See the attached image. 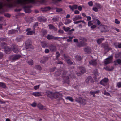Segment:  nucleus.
<instances>
[{
    "label": "nucleus",
    "instance_id": "a878e982",
    "mask_svg": "<svg viewBox=\"0 0 121 121\" xmlns=\"http://www.w3.org/2000/svg\"><path fill=\"white\" fill-rule=\"evenodd\" d=\"M104 39L103 38H99L97 40V42L98 44H100L102 42V41L104 40Z\"/></svg>",
    "mask_w": 121,
    "mask_h": 121
},
{
    "label": "nucleus",
    "instance_id": "de8ad7c7",
    "mask_svg": "<svg viewBox=\"0 0 121 121\" xmlns=\"http://www.w3.org/2000/svg\"><path fill=\"white\" fill-rule=\"evenodd\" d=\"M36 104L35 102L33 103L32 104H31V105L33 107H35L36 106Z\"/></svg>",
    "mask_w": 121,
    "mask_h": 121
},
{
    "label": "nucleus",
    "instance_id": "338daca9",
    "mask_svg": "<svg viewBox=\"0 0 121 121\" xmlns=\"http://www.w3.org/2000/svg\"><path fill=\"white\" fill-rule=\"evenodd\" d=\"M90 94H91V95H93L94 94H95L94 92H92V91H91L90 92Z\"/></svg>",
    "mask_w": 121,
    "mask_h": 121
},
{
    "label": "nucleus",
    "instance_id": "aec40b11",
    "mask_svg": "<svg viewBox=\"0 0 121 121\" xmlns=\"http://www.w3.org/2000/svg\"><path fill=\"white\" fill-rule=\"evenodd\" d=\"M69 7L70 9L73 11L74 10L76 9L77 8V5H76L72 6L70 5Z\"/></svg>",
    "mask_w": 121,
    "mask_h": 121
},
{
    "label": "nucleus",
    "instance_id": "dca6fc26",
    "mask_svg": "<svg viewBox=\"0 0 121 121\" xmlns=\"http://www.w3.org/2000/svg\"><path fill=\"white\" fill-rule=\"evenodd\" d=\"M25 48L28 51H30L34 48V47L32 44L25 46Z\"/></svg>",
    "mask_w": 121,
    "mask_h": 121
},
{
    "label": "nucleus",
    "instance_id": "c756f323",
    "mask_svg": "<svg viewBox=\"0 0 121 121\" xmlns=\"http://www.w3.org/2000/svg\"><path fill=\"white\" fill-rule=\"evenodd\" d=\"M0 87L5 88L6 87V86L4 83L0 82Z\"/></svg>",
    "mask_w": 121,
    "mask_h": 121
},
{
    "label": "nucleus",
    "instance_id": "3c124183",
    "mask_svg": "<svg viewBox=\"0 0 121 121\" xmlns=\"http://www.w3.org/2000/svg\"><path fill=\"white\" fill-rule=\"evenodd\" d=\"M92 26H91V28L92 29H94L96 27V26L95 25H93Z\"/></svg>",
    "mask_w": 121,
    "mask_h": 121
},
{
    "label": "nucleus",
    "instance_id": "864d4df0",
    "mask_svg": "<svg viewBox=\"0 0 121 121\" xmlns=\"http://www.w3.org/2000/svg\"><path fill=\"white\" fill-rule=\"evenodd\" d=\"M104 94L105 95L107 96H109L110 95V94L109 93L106 91L104 92Z\"/></svg>",
    "mask_w": 121,
    "mask_h": 121
},
{
    "label": "nucleus",
    "instance_id": "37998d69",
    "mask_svg": "<svg viewBox=\"0 0 121 121\" xmlns=\"http://www.w3.org/2000/svg\"><path fill=\"white\" fill-rule=\"evenodd\" d=\"M117 86L118 88L121 87V82H119L117 83Z\"/></svg>",
    "mask_w": 121,
    "mask_h": 121
},
{
    "label": "nucleus",
    "instance_id": "473e14b6",
    "mask_svg": "<svg viewBox=\"0 0 121 121\" xmlns=\"http://www.w3.org/2000/svg\"><path fill=\"white\" fill-rule=\"evenodd\" d=\"M96 6L98 9H100L102 7L101 4L99 3H97L96 4Z\"/></svg>",
    "mask_w": 121,
    "mask_h": 121
},
{
    "label": "nucleus",
    "instance_id": "20e7f679",
    "mask_svg": "<svg viewBox=\"0 0 121 121\" xmlns=\"http://www.w3.org/2000/svg\"><path fill=\"white\" fill-rule=\"evenodd\" d=\"M94 73L95 75L94 78L95 80H96L99 79L100 78L101 76L99 74L97 69H95L94 71Z\"/></svg>",
    "mask_w": 121,
    "mask_h": 121
},
{
    "label": "nucleus",
    "instance_id": "58836bf2",
    "mask_svg": "<svg viewBox=\"0 0 121 121\" xmlns=\"http://www.w3.org/2000/svg\"><path fill=\"white\" fill-rule=\"evenodd\" d=\"M67 63L69 64H73V63L71 62V60L70 59H68L67 60Z\"/></svg>",
    "mask_w": 121,
    "mask_h": 121
},
{
    "label": "nucleus",
    "instance_id": "393cba45",
    "mask_svg": "<svg viewBox=\"0 0 121 121\" xmlns=\"http://www.w3.org/2000/svg\"><path fill=\"white\" fill-rule=\"evenodd\" d=\"M35 68L37 70L40 71L42 69V68L39 65H36L35 66Z\"/></svg>",
    "mask_w": 121,
    "mask_h": 121
},
{
    "label": "nucleus",
    "instance_id": "69168bd1",
    "mask_svg": "<svg viewBox=\"0 0 121 121\" xmlns=\"http://www.w3.org/2000/svg\"><path fill=\"white\" fill-rule=\"evenodd\" d=\"M3 55L2 53L0 52V58H1L3 57Z\"/></svg>",
    "mask_w": 121,
    "mask_h": 121
},
{
    "label": "nucleus",
    "instance_id": "72a5a7b5",
    "mask_svg": "<svg viewBox=\"0 0 121 121\" xmlns=\"http://www.w3.org/2000/svg\"><path fill=\"white\" fill-rule=\"evenodd\" d=\"M77 100L80 103L83 102V99L81 97H79L77 99Z\"/></svg>",
    "mask_w": 121,
    "mask_h": 121
},
{
    "label": "nucleus",
    "instance_id": "a19ab883",
    "mask_svg": "<svg viewBox=\"0 0 121 121\" xmlns=\"http://www.w3.org/2000/svg\"><path fill=\"white\" fill-rule=\"evenodd\" d=\"M92 10L96 12H97L98 11V8L96 7H93Z\"/></svg>",
    "mask_w": 121,
    "mask_h": 121
},
{
    "label": "nucleus",
    "instance_id": "bb28decb",
    "mask_svg": "<svg viewBox=\"0 0 121 121\" xmlns=\"http://www.w3.org/2000/svg\"><path fill=\"white\" fill-rule=\"evenodd\" d=\"M65 99L67 100H69L71 102H73V101L74 100L72 98L70 97H67L65 98Z\"/></svg>",
    "mask_w": 121,
    "mask_h": 121
},
{
    "label": "nucleus",
    "instance_id": "09e8293b",
    "mask_svg": "<svg viewBox=\"0 0 121 121\" xmlns=\"http://www.w3.org/2000/svg\"><path fill=\"white\" fill-rule=\"evenodd\" d=\"M106 70L109 71H110L111 70V69L109 68L108 67H107L106 68H104Z\"/></svg>",
    "mask_w": 121,
    "mask_h": 121
},
{
    "label": "nucleus",
    "instance_id": "0e129e2a",
    "mask_svg": "<svg viewBox=\"0 0 121 121\" xmlns=\"http://www.w3.org/2000/svg\"><path fill=\"white\" fill-rule=\"evenodd\" d=\"M72 38H69L67 40V41L68 42H70L72 41Z\"/></svg>",
    "mask_w": 121,
    "mask_h": 121
},
{
    "label": "nucleus",
    "instance_id": "f03ea898",
    "mask_svg": "<svg viewBox=\"0 0 121 121\" xmlns=\"http://www.w3.org/2000/svg\"><path fill=\"white\" fill-rule=\"evenodd\" d=\"M34 0H17V3L21 4H25L29 2H33Z\"/></svg>",
    "mask_w": 121,
    "mask_h": 121
},
{
    "label": "nucleus",
    "instance_id": "2eb2a0df",
    "mask_svg": "<svg viewBox=\"0 0 121 121\" xmlns=\"http://www.w3.org/2000/svg\"><path fill=\"white\" fill-rule=\"evenodd\" d=\"M31 30L30 28H27L26 30V31L27 32V34L28 35H31L33 33H34V31Z\"/></svg>",
    "mask_w": 121,
    "mask_h": 121
},
{
    "label": "nucleus",
    "instance_id": "4be33fe9",
    "mask_svg": "<svg viewBox=\"0 0 121 121\" xmlns=\"http://www.w3.org/2000/svg\"><path fill=\"white\" fill-rule=\"evenodd\" d=\"M93 21L94 23H95L97 22L98 25H99L101 24L100 21L98 19L96 18L94 19Z\"/></svg>",
    "mask_w": 121,
    "mask_h": 121
},
{
    "label": "nucleus",
    "instance_id": "0eeeda50",
    "mask_svg": "<svg viewBox=\"0 0 121 121\" xmlns=\"http://www.w3.org/2000/svg\"><path fill=\"white\" fill-rule=\"evenodd\" d=\"M18 46L15 45H12V48L13 51L15 53H17L19 52Z\"/></svg>",
    "mask_w": 121,
    "mask_h": 121
},
{
    "label": "nucleus",
    "instance_id": "603ef678",
    "mask_svg": "<svg viewBox=\"0 0 121 121\" xmlns=\"http://www.w3.org/2000/svg\"><path fill=\"white\" fill-rule=\"evenodd\" d=\"M55 67H54L53 68L51 69H50V71L51 72H53L55 71Z\"/></svg>",
    "mask_w": 121,
    "mask_h": 121
},
{
    "label": "nucleus",
    "instance_id": "412c9836",
    "mask_svg": "<svg viewBox=\"0 0 121 121\" xmlns=\"http://www.w3.org/2000/svg\"><path fill=\"white\" fill-rule=\"evenodd\" d=\"M37 106L39 109L41 110H46V109L44 106L41 104H38Z\"/></svg>",
    "mask_w": 121,
    "mask_h": 121
},
{
    "label": "nucleus",
    "instance_id": "f704fd0d",
    "mask_svg": "<svg viewBox=\"0 0 121 121\" xmlns=\"http://www.w3.org/2000/svg\"><path fill=\"white\" fill-rule=\"evenodd\" d=\"M76 59L78 61H80L81 59V57L78 56H77L75 57Z\"/></svg>",
    "mask_w": 121,
    "mask_h": 121
},
{
    "label": "nucleus",
    "instance_id": "1a4fd4ad",
    "mask_svg": "<svg viewBox=\"0 0 121 121\" xmlns=\"http://www.w3.org/2000/svg\"><path fill=\"white\" fill-rule=\"evenodd\" d=\"M32 95L35 97H38L42 96L43 95L42 93L41 92H33Z\"/></svg>",
    "mask_w": 121,
    "mask_h": 121
},
{
    "label": "nucleus",
    "instance_id": "f8f14e48",
    "mask_svg": "<svg viewBox=\"0 0 121 121\" xmlns=\"http://www.w3.org/2000/svg\"><path fill=\"white\" fill-rule=\"evenodd\" d=\"M4 51L6 54H9L11 52V48L8 47H6L4 48Z\"/></svg>",
    "mask_w": 121,
    "mask_h": 121
},
{
    "label": "nucleus",
    "instance_id": "c9c22d12",
    "mask_svg": "<svg viewBox=\"0 0 121 121\" xmlns=\"http://www.w3.org/2000/svg\"><path fill=\"white\" fill-rule=\"evenodd\" d=\"M63 28L64 30L66 32L68 31L70 29V28L68 27L66 28L65 27H63Z\"/></svg>",
    "mask_w": 121,
    "mask_h": 121
},
{
    "label": "nucleus",
    "instance_id": "052dcab7",
    "mask_svg": "<svg viewBox=\"0 0 121 121\" xmlns=\"http://www.w3.org/2000/svg\"><path fill=\"white\" fill-rule=\"evenodd\" d=\"M16 40L17 42H19L21 41L20 38H16Z\"/></svg>",
    "mask_w": 121,
    "mask_h": 121
},
{
    "label": "nucleus",
    "instance_id": "f3484780",
    "mask_svg": "<svg viewBox=\"0 0 121 121\" xmlns=\"http://www.w3.org/2000/svg\"><path fill=\"white\" fill-rule=\"evenodd\" d=\"M84 50L86 54H89L91 52V50L89 47L85 48Z\"/></svg>",
    "mask_w": 121,
    "mask_h": 121
},
{
    "label": "nucleus",
    "instance_id": "e433bc0d",
    "mask_svg": "<svg viewBox=\"0 0 121 121\" xmlns=\"http://www.w3.org/2000/svg\"><path fill=\"white\" fill-rule=\"evenodd\" d=\"M27 62L30 65H33V60H32L27 61Z\"/></svg>",
    "mask_w": 121,
    "mask_h": 121
},
{
    "label": "nucleus",
    "instance_id": "4c0bfd02",
    "mask_svg": "<svg viewBox=\"0 0 121 121\" xmlns=\"http://www.w3.org/2000/svg\"><path fill=\"white\" fill-rule=\"evenodd\" d=\"M93 25L91 21H89L88 22V26H91Z\"/></svg>",
    "mask_w": 121,
    "mask_h": 121
},
{
    "label": "nucleus",
    "instance_id": "6e6552de",
    "mask_svg": "<svg viewBox=\"0 0 121 121\" xmlns=\"http://www.w3.org/2000/svg\"><path fill=\"white\" fill-rule=\"evenodd\" d=\"M85 82L87 83H88L89 82H90L92 83L94 82V81L91 76H89L86 79Z\"/></svg>",
    "mask_w": 121,
    "mask_h": 121
},
{
    "label": "nucleus",
    "instance_id": "423d86ee",
    "mask_svg": "<svg viewBox=\"0 0 121 121\" xmlns=\"http://www.w3.org/2000/svg\"><path fill=\"white\" fill-rule=\"evenodd\" d=\"M109 81V80L107 78H105L100 82V83L104 86L106 85V83Z\"/></svg>",
    "mask_w": 121,
    "mask_h": 121
},
{
    "label": "nucleus",
    "instance_id": "13d9d810",
    "mask_svg": "<svg viewBox=\"0 0 121 121\" xmlns=\"http://www.w3.org/2000/svg\"><path fill=\"white\" fill-rule=\"evenodd\" d=\"M83 22L82 21H77L76 22H74V23L75 24H77L78 23H80V22Z\"/></svg>",
    "mask_w": 121,
    "mask_h": 121
},
{
    "label": "nucleus",
    "instance_id": "49530a36",
    "mask_svg": "<svg viewBox=\"0 0 121 121\" xmlns=\"http://www.w3.org/2000/svg\"><path fill=\"white\" fill-rule=\"evenodd\" d=\"M56 57L57 58L60 56V54L59 53V52H56Z\"/></svg>",
    "mask_w": 121,
    "mask_h": 121
},
{
    "label": "nucleus",
    "instance_id": "e2e57ef3",
    "mask_svg": "<svg viewBox=\"0 0 121 121\" xmlns=\"http://www.w3.org/2000/svg\"><path fill=\"white\" fill-rule=\"evenodd\" d=\"M63 23L61 22H60L59 23V27H60L62 25H63Z\"/></svg>",
    "mask_w": 121,
    "mask_h": 121
},
{
    "label": "nucleus",
    "instance_id": "cd10ccee",
    "mask_svg": "<svg viewBox=\"0 0 121 121\" xmlns=\"http://www.w3.org/2000/svg\"><path fill=\"white\" fill-rule=\"evenodd\" d=\"M58 96L57 98H59L60 99H62V96L63 95L62 94L58 92Z\"/></svg>",
    "mask_w": 121,
    "mask_h": 121
},
{
    "label": "nucleus",
    "instance_id": "5fc2aeb1",
    "mask_svg": "<svg viewBox=\"0 0 121 121\" xmlns=\"http://www.w3.org/2000/svg\"><path fill=\"white\" fill-rule=\"evenodd\" d=\"M53 36L51 35H48L47 36V38H53Z\"/></svg>",
    "mask_w": 121,
    "mask_h": 121
},
{
    "label": "nucleus",
    "instance_id": "b1692460",
    "mask_svg": "<svg viewBox=\"0 0 121 121\" xmlns=\"http://www.w3.org/2000/svg\"><path fill=\"white\" fill-rule=\"evenodd\" d=\"M31 42L30 40H27L25 42L26 46L31 45Z\"/></svg>",
    "mask_w": 121,
    "mask_h": 121
},
{
    "label": "nucleus",
    "instance_id": "6ab92c4d",
    "mask_svg": "<svg viewBox=\"0 0 121 121\" xmlns=\"http://www.w3.org/2000/svg\"><path fill=\"white\" fill-rule=\"evenodd\" d=\"M90 64L93 65L94 66H95L97 65V62L96 60H91L89 62Z\"/></svg>",
    "mask_w": 121,
    "mask_h": 121
},
{
    "label": "nucleus",
    "instance_id": "ddd939ff",
    "mask_svg": "<svg viewBox=\"0 0 121 121\" xmlns=\"http://www.w3.org/2000/svg\"><path fill=\"white\" fill-rule=\"evenodd\" d=\"M58 92H53L51 99H55L57 98Z\"/></svg>",
    "mask_w": 121,
    "mask_h": 121
},
{
    "label": "nucleus",
    "instance_id": "a211bd4d",
    "mask_svg": "<svg viewBox=\"0 0 121 121\" xmlns=\"http://www.w3.org/2000/svg\"><path fill=\"white\" fill-rule=\"evenodd\" d=\"M49 48L51 51L53 52L56 51V48L55 46L53 45H51L49 47Z\"/></svg>",
    "mask_w": 121,
    "mask_h": 121
},
{
    "label": "nucleus",
    "instance_id": "9d476101",
    "mask_svg": "<svg viewBox=\"0 0 121 121\" xmlns=\"http://www.w3.org/2000/svg\"><path fill=\"white\" fill-rule=\"evenodd\" d=\"M53 93L52 92L47 90L46 91L45 93L46 95L48 97L51 99Z\"/></svg>",
    "mask_w": 121,
    "mask_h": 121
},
{
    "label": "nucleus",
    "instance_id": "ea45409f",
    "mask_svg": "<svg viewBox=\"0 0 121 121\" xmlns=\"http://www.w3.org/2000/svg\"><path fill=\"white\" fill-rule=\"evenodd\" d=\"M88 5L91 6H93V3L92 1H90L88 3Z\"/></svg>",
    "mask_w": 121,
    "mask_h": 121
},
{
    "label": "nucleus",
    "instance_id": "39448f33",
    "mask_svg": "<svg viewBox=\"0 0 121 121\" xmlns=\"http://www.w3.org/2000/svg\"><path fill=\"white\" fill-rule=\"evenodd\" d=\"M113 59V56L112 55H111L108 58H106L104 61V64L106 65L111 63Z\"/></svg>",
    "mask_w": 121,
    "mask_h": 121
},
{
    "label": "nucleus",
    "instance_id": "4d7b16f0",
    "mask_svg": "<svg viewBox=\"0 0 121 121\" xmlns=\"http://www.w3.org/2000/svg\"><path fill=\"white\" fill-rule=\"evenodd\" d=\"M87 20L89 21L91 19V17L90 16H88L87 17Z\"/></svg>",
    "mask_w": 121,
    "mask_h": 121
},
{
    "label": "nucleus",
    "instance_id": "bf43d9fd",
    "mask_svg": "<svg viewBox=\"0 0 121 121\" xmlns=\"http://www.w3.org/2000/svg\"><path fill=\"white\" fill-rule=\"evenodd\" d=\"M78 10H79L81 11L82 9V8L80 6H79L78 7Z\"/></svg>",
    "mask_w": 121,
    "mask_h": 121
},
{
    "label": "nucleus",
    "instance_id": "c85d7f7f",
    "mask_svg": "<svg viewBox=\"0 0 121 121\" xmlns=\"http://www.w3.org/2000/svg\"><path fill=\"white\" fill-rule=\"evenodd\" d=\"M17 32V31L16 30H10L9 31V34L16 33Z\"/></svg>",
    "mask_w": 121,
    "mask_h": 121
},
{
    "label": "nucleus",
    "instance_id": "a18cd8bd",
    "mask_svg": "<svg viewBox=\"0 0 121 121\" xmlns=\"http://www.w3.org/2000/svg\"><path fill=\"white\" fill-rule=\"evenodd\" d=\"M39 85L36 86H34V89L35 90H37L39 88Z\"/></svg>",
    "mask_w": 121,
    "mask_h": 121
},
{
    "label": "nucleus",
    "instance_id": "774afa93",
    "mask_svg": "<svg viewBox=\"0 0 121 121\" xmlns=\"http://www.w3.org/2000/svg\"><path fill=\"white\" fill-rule=\"evenodd\" d=\"M118 47L119 48H121V44H120L118 45Z\"/></svg>",
    "mask_w": 121,
    "mask_h": 121
},
{
    "label": "nucleus",
    "instance_id": "6e6d98bb",
    "mask_svg": "<svg viewBox=\"0 0 121 121\" xmlns=\"http://www.w3.org/2000/svg\"><path fill=\"white\" fill-rule=\"evenodd\" d=\"M74 13L75 14H78L79 13V12L78 10H75L74 12Z\"/></svg>",
    "mask_w": 121,
    "mask_h": 121
},
{
    "label": "nucleus",
    "instance_id": "9b49d317",
    "mask_svg": "<svg viewBox=\"0 0 121 121\" xmlns=\"http://www.w3.org/2000/svg\"><path fill=\"white\" fill-rule=\"evenodd\" d=\"M101 47L104 48L105 50L108 51L111 49V48L109 47L108 44H102L101 45Z\"/></svg>",
    "mask_w": 121,
    "mask_h": 121
},
{
    "label": "nucleus",
    "instance_id": "8fccbe9b",
    "mask_svg": "<svg viewBox=\"0 0 121 121\" xmlns=\"http://www.w3.org/2000/svg\"><path fill=\"white\" fill-rule=\"evenodd\" d=\"M45 52L46 53H48L49 52V50L48 49H45Z\"/></svg>",
    "mask_w": 121,
    "mask_h": 121
},
{
    "label": "nucleus",
    "instance_id": "79ce46f5",
    "mask_svg": "<svg viewBox=\"0 0 121 121\" xmlns=\"http://www.w3.org/2000/svg\"><path fill=\"white\" fill-rule=\"evenodd\" d=\"M115 23L116 24H119L120 23V22L118 21V20L117 19H115Z\"/></svg>",
    "mask_w": 121,
    "mask_h": 121
},
{
    "label": "nucleus",
    "instance_id": "f257e3e1",
    "mask_svg": "<svg viewBox=\"0 0 121 121\" xmlns=\"http://www.w3.org/2000/svg\"><path fill=\"white\" fill-rule=\"evenodd\" d=\"M67 73V72H64L63 71H62L61 72V74L63 76V79L64 82L68 84L69 83V78L67 76H65Z\"/></svg>",
    "mask_w": 121,
    "mask_h": 121
},
{
    "label": "nucleus",
    "instance_id": "680f3d73",
    "mask_svg": "<svg viewBox=\"0 0 121 121\" xmlns=\"http://www.w3.org/2000/svg\"><path fill=\"white\" fill-rule=\"evenodd\" d=\"M58 32L60 33H62L63 32V31L62 30H60L58 31Z\"/></svg>",
    "mask_w": 121,
    "mask_h": 121
},
{
    "label": "nucleus",
    "instance_id": "5701e85b",
    "mask_svg": "<svg viewBox=\"0 0 121 121\" xmlns=\"http://www.w3.org/2000/svg\"><path fill=\"white\" fill-rule=\"evenodd\" d=\"M82 17L80 15L76 16L74 18H73V21H75L76 20H79L81 19Z\"/></svg>",
    "mask_w": 121,
    "mask_h": 121
},
{
    "label": "nucleus",
    "instance_id": "4468645a",
    "mask_svg": "<svg viewBox=\"0 0 121 121\" xmlns=\"http://www.w3.org/2000/svg\"><path fill=\"white\" fill-rule=\"evenodd\" d=\"M41 45L42 47L43 48L47 47L48 46V43L45 41L41 42Z\"/></svg>",
    "mask_w": 121,
    "mask_h": 121
},
{
    "label": "nucleus",
    "instance_id": "2f4dec72",
    "mask_svg": "<svg viewBox=\"0 0 121 121\" xmlns=\"http://www.w3.org/2000/svg\"><path fill=\"white\" fill-rule=\"evenodd\" d=\"M71 22V21L70 19H67L65 21V24L67 25L69 24Z\"/></svg>",
    "mask_w": 121,
    "mask_h": 121
},
{
    "label": "nucleus",
    "instance_id": "c03bdc74",
    "mask_svg": "<svg viewBox=\"0 0 121 121\" xmlns=\"http://www.w3.org/2000/svg\"><path fill=\"white\" fill-rule=\"evenodd\" d=\"M117 63L118 64L121 63V60L120 59H118L116 60Z\"/></svg>",
    "mask_w": 121,
    "mask_h": 121
},
{
    "label": "nucleus",
    "instance_id": "7c9ffc66",
    "mask_svg": "<svg viewBox=\"0 0 121 121\" xmlns=\"http://www.w3.org/2000/svg\"><path fill=\"white\" fill-rule=\"evenodd\" d=\"M49 28L50 29H52L54 30H56L57 29L55 28L52 25H49Z\"/></svg>",
    "mask_w": 121,
    "mask_h": 121
},
{
    "label": "nucleus",
    "instance_id": "7ed1b4c3",
    "mask_svg": "<svg viewBox=\"0 0 121 121\" xmlns=\"http://www.w3.org/2000/svg\"><path fill=\"white\" fill-rule=\"evenodd\" d=\"M21 57V55L19 54L14 55L10 56L9 58L10 60L14 61L19 59Z\"/></svg>",
    "mask_w": 121,
    "mask_h": 121
}]
</instances>
